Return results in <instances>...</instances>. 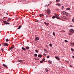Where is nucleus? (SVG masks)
Listing matches in <instances>:
<instances>
[{
	"label": "nucleus",
	"instance_id": "79ce46f5",
	"mask_svg": "<svg viewBox=\"0 0 74 74\" xmlns=\"http://www.w3.org/2000/svg\"><path fill=\"white\" fill-rule=\"evenodd\" d=\"M1 50H2V51H4V50H3V49H1Z\"/></svg>",
	"mask_w": 74,
	"mask_h": 74
},
{
	"label": "nucleus",
	"instance_id": "72a5a7b5",
	"mask_svg": "<svg viewBox=\"0 0 74 74\" xmlns=\"http://www.w3.org/2000/svg\"><path fill=\"white\" fill-rule=\"evenodd\" d=\"M64 41H65V42H68V41L66 40H64Z\"/></svg>",
	"mask_w": 74,
	"mask_h": 74
},
{
	"label": "nucleus",
	"instance_id": "58836bf2",
	"mask_svg": "<svg viewBox=\"0 0 74 74\" xmlns=\"http://www.w3.org/2000/svg\"><path fill=\"white\" fill-rule=\"evenodd\" d=\"M49 58V56H48L47 57V58Z\"/></svg>",
	"mask_w": 74,
	"mask_h": 74
},
{
	"label": "nucleus",
	"instance_id": "ddd939ff",
	"mask_svg": "<svg viewBox=\"0 0 74 74\" xmlns=\"http://www.w3.org/2000/svg\"><path fill=\"white\" fill-rule=\"evenodd\" d=\"M10 21H11V18H9L7 20V21H8V22H10Z\"/></svg>",
	"mask_w": 74,
	"mask_h": 74
},
{
	"label": "nucleus",
	"instance_id": "a878e982",
	"mask_svg": "<svg viewBox=\"0 0 74 74\" xmlns=\"http://www.w3.org/2000/svg\"><path fill=\"white\" fill-rule=\"evenodd\" d=\"M53 36H55L56 35H55V33H54V32H53Z\"/></svg>",
	"mask_w": 74,
	"mask_h": 74
},
{
	"label": "nucleus",
	"instance_id": "de8ad7c7",
	"mask_svg": "<svg viewBox=\"0 0 74 74\" xmlns=\"http://www.w3.org/2000/svg\"><path fill=\"white\" fill-rule=\"evenodd\" d=\"M72 58H73V59H74V56H73Z\"/></svg>",
	"mask_w": 74,
	"mask_h": 74
},
{
	"label": "nucleus",
	"instance_id": "423d86ee",
	"mask_svg": "<svg viewBox=\"0 0 74 74\" xmlns=\"http://www.w3.org/2000/svg\"><path fill=\"white\" fill-rule=\"evenodd\" d=\"M44 23L45 24L46 26H48V25H49V23H46L45 22H44Z\"/></svg>",
	"mask_w": 74,
	"mask_h": 74
},
{
	"label": "nucleus",
	"instance_id": "e433bc0d",
	"mask_svg": "<svg viewBox=\"0 0 74 74\" xmlns=\"http://www.w3.org/2000/svg\"><path fill=\"white\" fill-rule=\"evenodd\" d=\"M63 18H64V19H65V18H66V17L65 16H63L62 17Z\"/></svg>",
	"mask_w": 74,
	"mask_h": 74
},
{
	"label": "nucleus",
	"instance_id": "7c9ffc66",
	"mask_svg": "<svg viewBox=\"0 0 74 74\" xmlns=\"http://www.w3.org/2000/svg\"><path fill=\"white\" fill-rule=\"evenodd\" d=\"M49 46L50 47H52V45L51 44H50L49 45Z\"/></svg>",
	"mask_w": 74,
	"mask_h": 74
},
{
	"label": "nucleus",
	"instance_id": "2eb2a0df",
	"mask_svg": "<svg viewBox=\"0 0 74 74\" xmlns=\"http://www.w3.org/2000/svg\"><path fill=\"white\" fill-rule=\"evenodd\" d=\"M48 62L50 64H52V61H51L50 60H49L48 61Z\"/></svg>",
	"mask_w": 74,
	"mask_h": 74
},
{
	"label": "nucleus",
	"instance_id": "f3484780",
	"mask_svg": "<svg viewBox=\"0 0 74 74\" xmlns=\"http://www.w3.org/2000/svg\"><path fill=\"white\" fill-rule=\"evenodd\" d=\"M29 48H30L28 46L26 47V49H29Z\"/></svg>",
	"mask_w": 74,
	"mask_h": 74
},
{
	"label": "nucleus",
	"instance_id": "13d9d810",
	"mask_svg": "<svg viewBox=\"0 0 74 74\" xmlns=\"http://www.w3.org/2000/svg\"><path fill=\"white\" fill-rule=\"evenodd\" d=\"M1 32H0V33Z\"/></svg>",
	"mask_w": 74,
	"mask_h": 74
},
{
	"label": "nucleus",
	"instance_id": "4be33fe9",
	"mask_svg": "<svg viewBox=\"0 0 74 74\" xmlns=\"http://www.w3.org/2000/svg\"><path fill=\"white\" fill-rule=\"evenodd\" d=\"M45 70L46 71V72H48L49 71L48 69H45Z\"/></svg>",
	"mask_w": 74,
	"mask_h": 74
},
{
	"label": "nucleus",
	"instance_id": "2f4dec72",
	"mask_svg": "<svg viewBox=\"0 0 74 74\" xmlns=\"http://www.w3.org/2000/svg\"><path fill=\"white\" fill-rule=\"evenodd\" d=\"M35 51L36 52H37V53H38V50H36Z\"/></svg>",
	"mask_w": 74,
	"mask_h": 74
},
{
	"label": "nucleus",
	"instance_id": "20e7f679",
	"mask_svg": "<svg viewBox=\"0 0 74 74\" xmlns=\"http://www.w3.org/2000/svg\"><path fill=\"white\" fill-rule=\"evenodd\" d=\"M35 39L36 41H38V40H40V39L38 37H36L35 38Z\"/></svg>",
	"mask_w": 74,
	"mask_h": 74
},
{
	"label": "nucleus",
	"instance_id": "6e6d98bb",
	"mask_svg": "<svg viewBox=\"0 0 74 74\" xmlns=\"http://www.w3.org/2000/svg\"><path fill=\"white\" fill-rule=\"evenodd\" d=\"M34 14L35 15V14Z\"/></svg>",
	"mask_w": 74,
	"mask_h": 74
},
{
	"label": "nucleus",
	"instance_id": "f03ea898",
	"mask_svg": "<svg viewBox=\"0 0 74 74\" xmlns=\"http://www.w3.org/2000/svg\"><path fill=\"white\" fill-rule=\"evenodd\" d=\"M46 12L48 15H49L51 14V10L49 9H47L46 10Z\"/></svg>",
	"mask_w": 74,
	"mask_h": 74
},
{
	"label": "nucleus",
	"instance_id": "a18cd8bd",
	"mask_svg": "<svg viewBox=\"0 0 74 74\" xmlns=\"http://www.w3.org/2000/svg\"><path fill=\"white\" fill-rule=\"evenodd\" d=\"M72 45H73V46H74V43H73Z\"/></svg>",
	"mask_w": 74,
	"mask_h": 74
},
{
	"label": "nucleus",
	"instance_id": "09e8293b",
	"mask_svg": "<svg viewBox=\"0 0 74 74\" xmlns=\"http://www.w3.org/2000/svg\"><path fill=\"white\" fill-rule=\"evenodd\" d=\"M64 8L63 6H62V8Z\"/></svg>",
	"mask_w": 74,
	"mask_h": 74
},
{
	"label": "nucleus",
	"instance_id": "a19ab883",
	"mask_svg": "<svg viewBox=\"0 0 74 74\" xmlns=\"http://www.w3.org/2000/svg\"><path fill=\"white\" fill-rule=\"evenodd\" d=\"M44 55V56H46L47 55H46L45 54V53H44L43 54Z\"/></svg>",
	"mask_w": 74,
	"mask_h": 74
},
{
	"label": "nucleus",
	"instance_id": "f257e3e1",
	"mask_svg": "<svg viewBox=\"0 0 74 74\" xmlns=\"http://www.w3.org/2000/svg\"><path fill=\"white\" fill-rule=\"evenodd\" d=\"M74 33V30L73 29H71L70 30V32L69 33V35H71L72 34Z\"/></svg>",
	"mask_w": 74,
	"mask_h": 74
},
{
	"label": "nucleus",
	"instance_id": "c85d7f7f",
	"mask_svg": "<svg viewBox=\"0 0 74 74\" xmlns=\"http://www.w3.org/2000/svg\"><path fill=\"white\" fill-rule=\"evenodd\" d=\"M72 21L73 22H74V18H73L72 20Z\"/></svg>",
	"mask_w": 74,
	"mask_h": 74
},
{
	"label": "nucleus",
	"instance_id": "8fccbe9b",
	"mask_svg": "<svg viewBox=\"0 0 74 74\" xmlns=\"http://www.w3.org/2000/svg\"><path fill=\"white\" fill-rule=\"evenodd\" d=\"M7 14L8 15V13H7Z\"/></svg>",
	"mask_w": 74,
	"mask_h": 74
},
{
	"label": "nucleus",
	"instance_id": "412c9836",
	"mask_svg": "<svg viewBox=\"0 0 74 74\" xmlns=\"http://www.w3.org/2000/svg\"><path fill=\"white\" fill-rule=\"evenodd\" d=\"M6 25H11L10 23H8V22L6 24H5Z\"/></svg>",
	"mask_w": 74,
	"mask_h": 74
},
{
	"label": "nucleus",
	"instance_id": "1a4fd4ad",
	"mask_svg": "<svg viewBox=\"0 0 74 74\" xmlns=\"http://www.w3.org/2000/svg\"><path fill=\"white\" fill-rule=\"evenodd\" d=\"M38 57H39V58H42V55H41V54H39L38 55Z\"/></svg>",
	"mask_w": 74,
	"mask_h": 74
},
{
	"label": "nucleus",
	"instance_id": "603ef678",
	"mask_svg": "<svg viewBox=\"0 0 74 74\" xmlns=\"http://www.w3.org/2000/svg\"><path fill=\"white\" fill-rule=\"evenodd\" d=\"M4 18H5V17L3 18V19H4Z\"/></svg>",
	"mask_w": 74,
	"mask_h": 74
},
{
	"label": "nucleus",
	"instance_id": "4c0bfd02",
	"mask_svg": "<svg viewBox=\"0 0 74 74\" xmlns=\"http://www.w3.org/2000/svg\"><path fill=\"white\" fill-rule=\"evenodd\" d=\"M40 63H43V61H40Z\"/></svg>",
	"mask_w": 74,
	"mask_h": 74
},
{
	"label": "nucleus",
	"instance_id": "c9c22d12",
	"mask_svg": "<svg viewBox=\"0 0 74 74\" xmlns=\"http://www.w3.org/2000/svg\"><path fill=\"white\" fill-rule=\"evenodd\" d=\"M45 58H43L42 60V61H45Z\"/></svg>",
	"mask_w": 74,
	"mask_h": 74
},
{
	"label": "nucleus",
	"instance_id": "7ed1b4c3",
	"mask_svg": "<svg viewBox=\"0 0 74 74\" xmlns=\"http://www.w3.org/2000/svg\"><path fill=\"white\" fill-rule=\"evenodd\" d=\"M55 16H56V18L57 19H60V18L59 17V16L58 14H55Z\"/></svg>",
	"mask_w": 74,
	"mask_h": 74
},
{
	"label": "nucleus",
	"instance_id": "c756f323",
	"mask_svg": "<svg viewBox=\"0 0 74 74\" xmlns=\"http://www.w3.org/2000/svg\"><path fill=\"white\" fill-rule=\"evenodd\" d=\"M6 41H7V42H8V41H9V40H8V39H6L5 40Z\"/></svg>",
	"mask_w": 74,
	"mask_h": 74
},
{
	"label": "nucleus",
	"instance_id": "5fc2aeb1",
	"mask_svg": "<svg viewBox=\"0 0 74 74\" xmlns=\"http://www.w3.org/2000/svg\"><path fill=\"white\" fill-rule=\"evenodd\" d=\"M64 32H65V31H64Z\"/></svg>",
	"mask_w": 74,
	"mask_h": 74
},
{
	"label": "nucleus",
	"instance_id": "bb28decb",
	"mask_svg": "<svg viewBox=\"0 0 74 74\" xmlns=\"http://www.w3.org/2000/svg\"><path fill=\"white\" fill-rule=\"evenodd\" d=\"M34 56H35V57H37V54H35Z\"/></svg>",
	"mask_w": 74,
	"mask_h": 74
},
{
	"label": "nucleus",
	"instance_id": "0eeeda50",
	"mask_svg": "<svg viewBox=\"0 0 74 74\" xmlns=\"http://www.w3.org/2000/svg\"><path fill=\"white\" fill-rule=\"evenodd\" d=\"M3 45H4V46H5L6 47L7 46H8V44H7V43H3Z\"/></svg>",
	"mask_w": 74,
	"mask_h": 74
},
{
	"label": "nucleus",
	"instance_id": "ea45409f",
	"mask_svg": "<svg viewBox=\"0 0 74 74\" xmlns=\"http://www.w3.org/2000/svg\"><path fill=\"white\" fill-rule=\"evenodd\" d=\"M70 26H71V27H73V26L71 25Z\"/></svg>",
	"mask_w": 74,
	"mask_h": 74
},
{
	"label": "nucleus",
	"instance_id": "4468645a",
	"mask_svg": "<svg viewBox=\"0 0 74 74\" xmlns=\"http://www.w3.org/2000/svg\"><path fill=\"white\" fill-rule=\"evenodd\" d=\"M3 66H4V67H7V65L5 64H3Z\"/></svg>",
	"mask_w": 74,
	"mask_h": 74
},
{
	"label": "nucleus",
	"instance_id": "37998d69",
	"mask_svg": "<svg viewBox=\"0 0 74 74\" xmlns=\"http://www.w3.org/2000/svg\"><path fill=\"white\" fill-rule=\"evenodd\" d=\"M50 5V4H49L48 5H47V6L48 7V6H49V5Z\"/></svg>",
	"mask_w": 74,
	"mask_h": 74
},
{
	"label": "nucleus",
	"instance_id": "c03bdc74",
	"mask_svg": "<svg viewBox=\"0 0 74 74\" xmlns=\"http://www.w3.org/2000/svg\"><path fill=\"white\" fill-rule=\"evenodd\" d=\"M73 42H72L71 43V45H72V44H73Z\"/></svg>",
	"mask_w": 74,
	"mask_h": 74
},
{
	"label": "nucleus",
	"instance_id": "393cba45",
	"mask_svg": "<svg viewBox=\"0 0 74 74\" xmlns=\"http://www.w3.org/2000/svg\"><path fill=\"white\" fill-rule=\"evenodd\" d=\"M66 10H70V8H67L66 9Z\"/></svg>",
	"mask_w": 74,
	"mask_h": 74
},
{
	"label": "nucleus",
	"instance_id": "a211bd4d",
	"mask_svg": "<svg viewBox=\"0 0 74 74\" xmlns=\"http://www.w3.org/2000/svg\"><path fill=\"white\" fill-rule=\"evenodd\" d=\"M18 62H23V60H18Z\"/></svg>",
	"mask_w": 74,
	"mask_h": 74
},
{
	"label": "nucleus",
	"instance_id": "b1692460",
	"mask_svg": "<svg viewBox=\"0 0 74 74\" xmlns=\"http://www.w3.org/2000/svg\"><path fill=\"white\" fill-rule=\"evenodd\" d=\"M60 0H56V2H58L59 1H60Z\"/></svg>",
	"mask_w": 74,
	"mask_h": 74
},
{
	"label": "nucleus",
	"instance_id": "39448f33",
	"mask_svg": "<svg viewBox=\"0 0 74 74\" xmlns=\"http://www.w3.org/2000/svg\"><path fill=\"white\" fill-rule=\"evenodd\" d=\"M62 14L63 15H65V14H66V12L63 11L62 12Z\"/></svg>",
	"mask_w": 74,
	"mask_h": 74
},
{
	"label": "nucleus",
	"instance_id": "6ab92c4d",
	"mask_svg": "<svg viewBox=\"0 0 74 74\" xmlns=\"http://www.w3.org/2000/svg\"><path fill=\"white\" fill-rule=\"evenodd\" d=\"M3 23H4L5 25H6V24H7V21H3Z\"/></svg>",
	"mask_w": 74,
	"mask_h": 74
},
{
	"label": "nucleus",
	"instance_id": "6e6552de",
	"mask_svg": "<svg viewBox=\"0 0 74 74\" xmlns=\"http://www.w3.org/2000/svg\"><path fill=\"white\" fill-rule=\"evenodd\" d=\"M14 48V47H12L10 48V50H12V49H13Z\"/></svg>",
	"mask_w": 74,
	"mask_h": 74
},
{
	"label": "nucleus",
	"instance_id": "49530a36",
	"mask_svg": "<svg viewBox=\"0 0 74 74\" xmlns=\"http://www.w3.org/2000/svg\"><path fill=\"white\" fill-rule=\"evenodd\" d=\"M70 67H72V66L71 65H70Z\"/></svg>",
	"mask_w": 74,
	"mask_h": 74
},
{
	"label": "nucleus",
	"instance_id": "864d4df0",
	"mask_svg": "<svg viewBox=\"0 0 74 74\" xmlns=\"http://www.w3.org/2000/svg\"><path fill=\"white\" fill-rule=\"evenodd\" d=\"M50 3H52V2H50Z\"/></svg>",
	"mask_w": 74,
	"mask_h": 74
},
{
	"label": "nucleus",
	"instance_id": "5701e85b",
	"mask_svg": "<svg viewBox=\"0 0 74 74\" xmlns=\"http://www.w3.org/2000/svg\"><path fill=\"white\" fill-rule=\"evenodd\" d=\"M22 27V26H19V27L18 28V29H21V28Z\"/></svg>",
	"mask_w": 74,
	"mask_h": 74
},
{
	"label": "nucleus",
	"instance_id": "473e14b6",
	"mask_svg": "<svg viewBox=\"0 0 74 74\" xmlns=\"http://www.w3.org/2000/svg\"><path fill=\"white\" fill-rule=\"evenodd\" d=\"M71 50L72 51H74V49H73L71 48Z\"/></svg>",
	"mask_w": 74,
	"mask_h": 74
},
{
	"label": "nucleus",
	"instance_id": "dca6fc26",
	"mask_svg": "<svg viewBox=\"0 0 74 74\" xmlns=\"http://www.w3.org/2000/svg\"><path fill=\"white\" fill-rule=\"evenodd\" d=\"M43 16V14H41L39 15V16L40 17H42V16Z\"/></svg>",
	"mask_w": 74,
	"mask_h": 74
},
{
	"label": "nucleus",
	"instance_id": "f704fd0d",
	"mask_svg": "<svg viewBox=\"0 0 74 74\" xmlns=\"http://www.w3.org/2000/svg\"><path fill=\"white\" fill-rule=\"evenodd\" d=\"M36 22H39V21L38 20H36Z\"/></svg>",
	"mask_w": 74,
	"mask_h": 74
},
{
	"label": "nucleus",
	"instance_id": "cd10ccee",
	"mask_svg": "<svg viewBox=\"0 0 74 74\" xmlns=\"http://www.w3.org/2000/svg\"><path fill=\"white\" fill-rule=\"evenodd\" d=\"M44 51H45L46 52V53H48V51L47 50H46L45 49H44Z\"/></svg>",
	"mask_w": 74,
	"mask_h": 74
},
{
	"label": "nucleus",
	"instance_id": "f8f14e48",
	"mask_svg": "<svg viewBox=\"0 0 74 74\" xmlns=\"http://www.w3.org/2000/svg\"><path fill=\"white\" fill-rule=\"evenodd\" d=\"M22 49H23V50H24V51H26V49L25 48L23 47H22Z\"/></svg>",
	"mask_w": 74,
	"mask_h": 74
},
{
	"label": "nucleus",
	"instance_id": "9d476101",
	"mask_svg": "<svg viewBox=\"0 0 74 74\" xmlns=\"http://www.w3.org/2000/svg\"><path fill=\"white\" fill-rule=\"evenodd\" d=\"M55 58H56V59H58V60H60V59L58 57H55Z\"/></svg>",
	"mask_w": 74,
	"mask_h": 74
},
{
	"label": "nucleus",
	"instance_id": "aec40b11",
	"mask_svg": "<svg viewBox=\"0 0 74 74\" xmlns=\"http://www.w3.org/2000/svg\"><path fill=\"white\" fill-rule=\"evenodd\" d=\"M56 18V16H55L52 17V18L53 19H54V18Z\"/></svg>",
	"mask_w": 74,
	"mask_h": 74
},
{
	"label": "nucleus",
	"instance_id": "3c124183",
	"mask_svg": "<svg viewBox=\"0 0 74 74\" xmlns=\"http://www.w3.org/2000/svg\"><path fill=\"white\" fill-rule=\"evenodd\" d=\"M1 44H0V46H1Z\"/></svg>",
	"mask_w": 74,
	"mask_h": 74
},
{
	"label": "nucleus",
	"instance_id": "9b49d317",
	"mask_svg": "<svg viewBox=\"0 0 74 74\" xmlns=\"http://www.w3.org/2000/svg\"><path fill=\"white\" fill-rule=\"evenodd\" d=\"M56 5H58V6H60L61 5V4L58 3L56 4Z\"/></svg>",
	"mask_w": 74,
	"mask_h": 74
},
{
	"label": "nucleus",
	"instance_id": "4d7b16f0",
	"mask_svg": "<svg viewBox=\"0 0 74 74\" xmlns=\"http://www.w3.org/2000/svg\"><path fill=\"white\" fill-rule=\"evenodd\" d=\"M35 37H36V36H35Z\"/></svg>",
	"mask_w": 74,
	"mask_h": 74
}]
</instances>
